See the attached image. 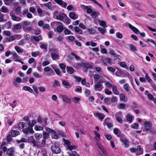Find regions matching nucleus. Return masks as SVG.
Returning <instances> with one entry per match:
<instances>
[{"label": "nucleus", "instance_id": "31", "mask_svg": "<svg viewBox=\"0 0 156 156\" xmlns=\"http://www.w3.org/2000/svg\"><path fill=\"white\" fill-rule=\"evenodd\" d=\"M98 30L102 34H104L106 32L105 29L101 27H98Z\"/></svg>", "mask_w": 156, "mask_h": 156}, {"label": "nucleus", "instance_id": "46", "mask_svg": "<svg viewBox=\"0 0 156 156\" xmlns=\"http://www.w3.org/2000/svg\"><path fill=\"white\" fill-rule=\"evenodd\" d=\"M56 73V74L59 76H61L62 75L59 69H54Z\"/></svg>", "mask_w": 156, "mask_h": 156}, {"label": "nucleus", "instance_id": "5", "mask_svg": "<svg viewBox=\"0 0 156 156\" xmlns=\"http://www.w3.org/2000/svg\"><path fill=\"white\" fill-rule=\"evenodd\" d=\"M24 128L22 127L23 128V131L24 133L26 134L33 133H34L33 127H26V128Z\"/></svg>", "mask_w": 156, "mask_h": 156}, {"label": "nucleus", "instance_id": "1", "mask_svg": "<svg viewBox=\"0 0 156 156\" xmlns=\"http://www.w3.org/2000/svg\"><path fill=\"white\" fill-rule=\"evenodd\" d=\"M48 120V118L46 117L43 119L41 115H39L37 119V122L39 123V124L41 125L44 127L48 125L47 120Z\"/></svg>", "mask_w": 156, "mask_h": 156}, {"label": "nucleus", "instance_id": "59", "mask_svg": "<svg viewBox=\"0 0 156 156\" xmlns=\"http://www.w3.org/2000/svg\"><path fill=\"white\" fill-rule=\"evenodd\" d=\"M62 84L64 85L68 86H69L70 85L68 81L65 80L62 81Z\"/></svg>", "mask_w": 156, "mask_h": 156}, {"label": "nucleus", "instance_id": "52", "mask_svg": "<svg viewBox=\"0 0 156 156\" xmlns=\"http://www.w3.org/2000/svg\"><path fill=\"white\" fill-rule=\"evenodd\" d=\"M107 69L108 70L112 72H115V69L114 67H112L108 66L107 67Z\"/></svg>", "mask_w": 156, "mask_h": 156}, {"label": "nucleus", "instance_id": "34", "mask_svg": "<svg viewBox=\"0 0 156 156\" xmlns=\"http://www.w3.org/2000/svg\"><path fill=\"white\" fill-rule=\"evenodd\" d=\"M15 49L18 53H22L23 52V50L22 49L20 48L17 46H16L14 47Z\"/></svg>", "mask_w": 156, "mask_h": 156}, {"label": "nucleus", "instance_id": "17", "mask_svg": "<svg viewBox=\"0 0 156 156\" xmlns=\"http://www.w3.org/2000/svg\"><path fill=\"white\" fill-rule=\"evenodd\" d=\"M11 134L12 137H15L20 134V132L18 131L14 130H12Z\"/></svg>", "mask_w": 156, "mask_h": 156}, {"label": "nucleus", "instance_id": "54", "mask_svg": "<svg viewBox=\"0 0 156 156\" xmlns=\"http://www.w3.org/2000/svg\"><path fill=\"white\" fill-rule=\"evenodd\" d=\"M33 89L34 90V91L36 93V94H35V96H37L38 94V91L37 89V87L35 86H33L32 87Z\"/></svg>", "mask_w": 156, "mask_h": 156}, {"label": "nucleus", "instance_id": "20", "mask_svg": "<svg viewBox=\"0 0 156 156\" xmlns=\"http://www.w3.org/2000/svg\"><path fill=\"white\" fill-rule=\"evenodd\" d=\"M112 91L115 94L118 95L119 94V91L117 90L116 87L114 85L112 87Z\"/></svg>", "mask_w": 156, "mask_h": 156}, {"label": "nucleus", "instance_id": "53", "mask_svg": "<svg viewBox=\"0 0 156 156\" xmlns=\"http://www.w3.org/2000/svg\"><path fill=\"white\" fill-rule=\"evenodd\" d=\"M105 84L108 87H112L114 85L113 84L110 83L109 82H105Z\"/></svg>", "mask_w": 156, "mask_h": 156}, {"label": "nucleus", "instance_id": "10", "mask_svg": "<svg viewBox=\"0 0 156 156\" xmlns=\"http://www.w3.org/2000/svg\"><path fill=\"white\" fill-rule=\"evenodd\" d=\"M69 16L71 19L73 20L77 19L78 17L77 14L73 12H71L69 13Z\"/></svg>", "mask_w": 156, "mask_h": 156}, {"label": "nucleus", "instance_id": "60", "mask_svg": "<svg viewBox=\"0 0 156 156\" xmlns=\"http://www.w3.org/2000/svg\"><path fill=\"white\" fill-rule=\"evenodd\" d=\"M53 32L52 31H49L48 33V35L49 38H51L52 37Z\"/></svg>", "mask_w": 156, "mask_h": 156}, {"label": "nucleus", "instance_id": "3", "mask_svg": "<svg viewBox=\"0 0 156 156\" xmlns=\"http://www.w3.org/2000/svg\"><path fill=\"white\" fill-rule=\"evenodd\" d=\"M101 82H97L94 86V90L95 91H101L103 89L104 87L101 84Z\"/></svg>", "mask_w": 156, "mask_h": 156}, {"label": "nucleus", "instance_id": "4", "mask_svg": "<svg viewBox=\"0 0 156 156\" xmlns=\"http://www.w3.org/2000/svg\"><path fill=\"white\" fill-rule=\"evenodd\" d=\"M77 65L78 67H80L82 66L85 69H87L88 68H91L92 66L90 64L88 63H84L82 62V63H78Z\"/></svg>", "mask_w": 156, "mask_h": 156}, {"label": "nucleus", "instance_id": "49", "mask_svg": "<svg viewBox=\"0 0 156 156\" xmlns=\"http://www.w3.org/2000/svg\"><path fill=\"white\" fill-rule=\"evenodd\" d=\"M46 131L47 132H48V133H54L55 131L53 129H52L49 127H47V128H46Z\"/></svg>", "mask_w": 156, "mask_h": 156}, {"label": "nucleus", "instance_id": "24", "mask_svg": "<svg viewBox=\"0 0 156 156\" xmlns=\"http://www.w3.org/2000/svg\"><path fill=\"white\" fill-rule=\"evenodd\" d=\"M34 136L37 140H38L42 137V136L41 134L37 133L34 134Z\"/></svg>", "mask_w": 156, "mask_h": 156}, {"label": "nucleus", "instance_id": "47", "mask_svg": "<svg viewBox=\"0 0 156 156\" xmlns=\"http://www.w3.org/2000/svg\"><path fill=\"white\" fill-rule=\"evenodd\" d=\"M68 149L71 151L72 150H76V145H74L73 146H71L70 145L68 147Z\"/></svg>", "mask_w": 156, "mask_h": 156}, {"label": "nucleus", "instance_id": "62", "mask_svg": "<svg viewBox=\"0 0 156 156\" xmlns=\"http://www.w3.org/2000/svg\"><path fill=\"white\" fill-rule=\"evenodd\" d=\"M120 101L124 100L125 98V96L122 94H120L119 95Z\"/></svg>", "mask_w": 156, "mask_h": 156}, {"label": "nucleus", "instance_id": "28", "mask_svg": "<svg viewBox=\"0 0 156 156\" xmlns=\"http://www.w3.org/2000/svg\"><path fill=\"white\" fill-rule=\"evenodd\" d=\"M11 54L12 55L13 58L15 59V60L17 59L20 58L19 55L15 52H12Z\"/></svg>", "mask_w": 156, "mask_h": 156}, {"label": "nucleus", "instance_id": "18", "mask_svg": "<svg viewBox=\"0 0 156 156\" xmlns=\"http://www.w3.org/2000/svg\"><path fill=\"white\" fill-rule=\"evenodd\" d=\"M118 137H119L120 140L121 141H122L126 139L125 135L123 133H121L119 134V136H118Z\"/></svg>", "mask_w": 156, "mask_h": 156}, {"label": "nucleus", "instance_id": "56", "mask_svg": "<svg viewBox=\"0 0 156 156\" xmlns=\"http://www.w3.org/2000/svg\"><path fill=\"white\" fill-rule=\"evenodd\" d=\"M121 142L123 143L126 146H128L129 145L128 141L126 139L123 140Z\"/></svg>", "mask_w": 156, "mask_h": 156}, {"label": "nucleus", "instance_id": "61", "mask_svg": "<svg viewBox=\"0 0 156 156\" xmlns=\"http://www.w3.org/2000/svg\"><path fill=\"white\" fill-rule=\"evenodd\" d=\"M48 133L45 132H44L43 133V138L46 139L49 136Z\"/></svg>", "mask_w": 156, "mask_h": 156}, {"label": "nucleus", "instance_id": "44", "mask_svg": "<svg viewBox=\"0 0 156 156\" xmlns=\"http://www.w3.org/2000/svg\"><path fill=\"white\" fill-rule=\"evenodd\" d=\"M75 92H79L80 93L82 92V88L80 86H76V89L75 90Z\"/></svg>", "mask_w": 156, "mask_h": 156}, {"label": "nucleus", "instance_id": "58", "mask_svg": "<svg viewBox=\"0 0 156 156\" xmlns=\"http://www.w3.org/2000/svg\"><path fill=\"white\" fill-rule=\"evenodd\" d=\"M104 136L105 137L106 139L108 140H110L112 139V137L110 134H104Z\"/></svg>", "mask_w": 156, "mask_h": 156}, {"label": "nucleus", "instance_id": "13", "mask_svg": "<svg viewBox=\"0 0 156 156\" xmlns=\"http://www.w3.org/2000/svg\"><path fill=\"white\" fill-rule=\"evenodd\" d=\"M67 17L65 13H62L59 14L56 16V19L62 21L64 18H66Z\"/></svg>", "mask_w": 156, "mask_h": 156}, {"label": "nucleus", "instance_id": "16", "mask_svg": "<svg viewBox=\"0 0 156 156\" xmlns=\"http://www.w3.org/2000/svg\"><path fill=\"white\" fill-rule=\"evenodd\" d=\"M12 19L15 21H19L21 20L22 19L19 17H17L15 15H10Z\"/></svg>", "mask_w": 156, "mask_h": 156}, {"label": "nucleus", "instance_id": "32", "mask_svg": "<svg viewBox=\"0 0 156 156\" xmlns=\"http://www.w3.org/2000/svg\"><path fill=\"white\" fill-rule=\"evenodd\" d=\"M51 57L53 60H55V59H57L59 57V55L55 53H53L51 55Z\"/></svg>", "mask_w": 156, "mask_h": 156}, {"label": "nucleus", "instance_id": "57", "mask_svg": "<svg viewBox=\"0 0 156 156\" xmlns=\"http://www.w3.org/2000/svg\"><path fill=\"white\" fill-rule=\"evenodd\" d=\"M8 9L5 6H3L1 10V11L3 12L6 13L7 12Z\"/></svg>", "mask_w": 156, "mask_h": 156}, {"label": "nucleus", "instance_id": "9", "mask_svg": "<svg viewBox=\"0 0 156 156\" xmlns=\"http://www.w3.org/2000/svg\"><path fill=\"white\" fill-rule=\"evenodd\" d=\"M66 71L68 73L70 74H72L76 71L73 67L69 66L66 67Z\"/></svg>", "mask_w": 156, "mask_h": 156}, {"label": "nucleus", "instance_id": "26", "mask_svg": "<svg viewBox=\"0 0 156 156\" xmlns=\"http://www.w3.org/2000/svg\"><path fill=\"white\" fill-rule=\"evenodd\" d=\"M16 142L18 144H19L21 142H27V139L24 138H22L20 140H16Z\"/></svg>", "mask_w": 156, "mask_h": 156}, {"label": "nucleus", "instance_id": "23", "mask_svg": "<svg viewBox=\"0 0 156 156\" xmlns=\"http://www.w3.org/2000/svg\"><path fill=\"white\" fill-rule=\"evenodd\" d=\"M13 28L14 30L20 29L21 27V26L20 23L17 24L16 25H13Z\"/></svg>", "mask_w": 156, "mask_h": 156}, {"label": "nucleus", "instance_id": "64", "mask_svg": "<svg viewBox=\"0 0 156 156\" xmlns=\"http://www.w3.org/2000/svg\"><path fill=\"white\" fill-rule=\"evenodd\" d=\"M66 19L65 20V22L67 24H69L70 23L71 20L67 16L66 17Z\"/></svg>", "mask_w": 156, "mask_h": 156}, {"label": "nucleus", "instance_id": "63", "mask_svg": "<svg viewBox=\"0 0 156 156\" xmlns=\"http://www.w3.org/2000/svg\"><path fill=\"white\" fill-rule=\"evenodd\" d=\"M128 85L127 84H125L124 85L123 87L126 90V91H129V89L128 88Z\"/></svg>", "mask_w": 156, "mask_h": 156}, {"label": "nucleus", "instance_id": "22", "mask_svg": "<svg viewBox=\"0 0 156 156\" xmlns=\"http://www.w3.org/2000/svg\"><path fill=\"white\" fill-rule=\"evenodd\" d=\"M81 99L80 98L75 97L72 99V101L76 104L78 103L79 101Z\"/></svg>", "mask_w": 156, "mask_h": 156}, {"label": "nucleus", "instance_id": "42", "mask_svg": "<svg viewBox=\"0 0 156 156\" xmlns=\"http://www.w3.org/2000/svg\"><path fill=\"white\" fill-rule=\"evenodd\" d=\"M30 24V22L26 21H24L23 22V28L25 27V26L29 25Z\"/></svg>", "mask_w": 156, "mask_h": 156}, {"label": "nucleus", "instance_id": "7", "mask_svg": "<svg viewBox=\"0 0 156 156\" xmlns=\"http://www.w3.org/2000/svg\"><path fill=\"white\" fill-rule=\"evenodd\" d=\"M54 1L61 7L66 8L67 5V3L62 0H54Z\"/></svg>", "mask_w": 156, "mask_h": 156}, {"label": "nucleus", "instance_id": "19", "mask_svg": "<svg viewBox=\"0 0 156 156\" xmlns=\"http://www.w3.org/2000/svg\"><path fill=\"white\" fill-rule=\"evenodd\" d=\"M129 47L130 48V50L134 52L137 51L136 48L134 45L132 44H129Z\"/></svg>", "mask_w": 156, "mask_h": 156}, {"label": "nucleus", "instance_id": "11", "mask_svg": "<svg viewBox=\"0 0 156 156\" xmlns=\"http://www.w3.org/2000/svg\"><path fill=\"white\" fill-rule=\"evenodd\" d=\"M14 152L15 150L14 148L13 147H12L8 148L7 151L6 152V154L9 156L14 154Z\"/></svg>", "mask_w": 156, "mask_h": 156}, {"label": "nucleus", "instance_id": "41", "mask_svg": "<svg viewBox=\"0 0 156 156\" xmlns=\"http://www.w3.org/2000/svg\"><path fill=\"white\" fill-rule=\"evenodd\" d=\"M100 77V75L98 74H95L94 76V82L96 81L97 80L99 79Z\"/></svg>", "mask_w": 156, "mask_h": 156}, {"label": "nucleus", "instance_id": "35", "mask_svg": "<svg viewBox=\"0 0 156 156\" xmlns=\"http://www.w3.org/2000/svg\"><path fill=\"white\" fill-rule=\"evenodd\" d=\"M12 138L11 137V135L10 134L8 135L7 136L6 140L7 141V143L9 144L10 142L12 141Z\"/></svg>", "mask_w": 156, "mask_h": 156}, {"label": "nucleus", "instance_id": "29", "mask_svg": "<svg viewBox=\"0 0 156 156\" xmlns=\"http://www.w3.org/2000/svg\"><path fill=\"white\" fill-rule=\"evenodd\" d=\"M64 29L63 27L62 26H59L57 27L56 29L57 32L58 33H61Z\"/></svg>", "mask_w": 156, "mask_h": 156}, {"label": "nucleus", "instance_id": "51", "mask_svg": "<svg viewBox=\"0 0 156 156\" xmlns=\"http://www.w3.org/2000/svg\"><path fill=\"white\" fill-rule=\"evenodd\" d=\"M79 27L83 30L85 29L86 28V26L83 24L81 23H80L79 24Z\"/></svg>", "mask_w": 156, "mask_h": 156}, {"label": "nucleus", "instance_id": "38", "mask_svg": "<svg viewBox=\"0 0 156 156\" xmlns=\"http://www.w3.org/2000/svg\"><path fill=\"white\" fill-rule=\"evenodd\" d=\"M87 29L88 32H89L90 34H95V30L93 29L92 28H87Z\"/></svg>", "mask_w": 156, "mask_h": 156}, {"label": "nucleus", "instance_id": "33", "mask_svg": "<svg viewBox=\"0 0 156 156\" xmlns=\"http://www.w3.org/2000/svg\"><path fill=\"white\" fill-rule=\"evenodd\" d=\"M12 24L11 23L10 21H8L5 24V27L6 29H9Z\"/></svg>", "mask_w": 156, "mask_h": 156}, {"label": "nucleus", "instance_id": "25", "mask_svg": "<svg viewBox=\"0 0 156 156\" xmlns=\"http://www.w3.org/2000/svg\"><path fill=\"white\" fill-rule=\"evenodd\" d=\"M44 5L46 8L49 9H51L52 4L50 2H48L47 3L45 4Z\"/></svg>", "mask_w": 156, "mask_h": 156}, {"label": "nucleus", "instance_id": "48", "mask_svg": "<svg viewBox=\"0 0 156 156\" xmlns=\"http://www.w3.org/2000/svg\"><path fill=\"white\" fill-rule=\"evenodd\" d=\"M91 16L93 18H96L97 16V12H93L91 14Z\"/></svg>", "mask_w": 156, "mask_h": 156}, {"label": "nucleus", "instance_id": "12", "mask_svg": "<svg viewBox=\"0 0 156 156\" xmlns=\"http://www.w3.org/2000/svg\"><path fill=\"white\" fill-rule=\"evenodd\" d=\"M37 121H36L35 119H33L31 120H29L28 123V127H33L37 122Z\"/></svg>", "mask_w": 156, "mask_h": 156}, {"label": "nucleus", "instance_id": "15", "mask_svg": "<svg viewBox=\"0 0 156 156\" xmlns=\"http://www.w3.org/2000/svg\"><path fill=\"white\" fill-rule=\"evenodd\" d=\"M60 68L62 69V72L63 73H66V65L63 63H60L59 65Z\"/></svg>", "mask_w": 156, "mask_h": 156}, {"label": "nucleus", "instance_id": "37", "mask_svg": "<svg viewBox=\"0 0 156 156\" xmlns=\"http://www.w3.org/2000/svg\"><path fill=\"white\" fill-rule=\"evenodd\" d=\"M63 140L65 144L67 145L68 148L71 144L69 140L65 139H63Z\"/></svg>", "mask_w": 156, "mask_h": 156}, {"label": "nucleus", "instance_id": "21", "mask_svg": "<svg viewBox=\"0 0 156 156\" xmlns=\"http://www.w3.org/2000/svg\"><path fill=\"white\" fill-rule=\"evenodd\" d=\"M100 26L103 27H106L107 26L105 22L103 20H98Z\"/></svg>", "mask_w": 156, "mask_h": 156}, {"label": "nucleus", "instance_id": "55", "mask_svg": "<svg viewBox=\"0 0 156 156\" xmlns=\"http://www.w3.org/2000/svg\"><path fill=\"white\" fill-rule=\"evenodd\" d=\"M116 35L117 37L119 39H121L122 37V34L119 32H117L116 33Z\"/></svg>", "mask_w": 156, "mask_h": 156}, {"label": "nucleus", "instance_id": "2", "mask_svg": "<svg viewBox=\"0 0 156 156\" xmlns=\"http://www.w3.org/2000/svg\"><path fill=\"white\" fill-rule=\"evenodd\" d=\"M51 149L52 151L55 154L60 153L61 152V149L57 145L54 144L51 147Z\"/></svg>", "mask_w": 156, "mask_h": 156}, {"label": "nucleus", "instance_id": "45", "mask_svg": "<svg viewBox=\"0 0 156 156\" xmlns=\"http://www.w3.org/2000/svg\"><path fill=\"white\" fill-rule=\"evenodd\" d=\"M39 52L37 51V52H33L31 53V55L32 56L36 57L37 56L39 55Z\"/></svg>", "mask_w": 156, "mask_h": 156}, {"label": "nucleus", "instance_id": "8", "mask_svg": "<svg viewBox=\"0 0 156 156\" xmlns=\"http://www.w3.org/2000/svg\"><path fill=\"white\" fill-rule=\"evenodd\" d=\"M42 39V37L41 35H40L38 36H33L31 38L30 41H32L33 40H34L38 42Z\"/></svg>", "mask_w": 156, "mask_h": 156}, {"label": "nucleus", "instance_id": "40", "mask_svg": "<svg viewBox=\"0 0 156 156\" xmlns=\"http://www.w3.org/2000/svg\"><path fill=\"white\" fill-rule=\"evenodd\" d=\"M145 77L148 83H150L152 82V79L148 75V74L147 73L145 74Z\"/></svg>", "mask_w": 156, "mask_h": 156}, {"label": "nucleus", "instance_id": "14", "mask_svg": "<svg viewBox=\"0 0 156 156\" xmlns=\"http://www.w3.org/2000/svg\"><path fill=\"white\" fill-rule=\"evenodd\" d=\"M63 101H65L68 104H70L71 102V100L66 95H64L62 97Z\"/></svg>", "mask_w": 156, "mask_h": 156}, {"label": "nucleus", "instance_id": "6", "mask_svg": "<svg viewBox=\"0 0 156 156\" xmlns=\"http://www.w3.org/2000/svg\"><path fill=\"white\" fill-rule=\"evenodd\" d=\"M27 142L28 143H32L33 144V146H36V143H37V140L34 139L33 136L29 137L27 139Z\"/></svg>", "mask_w": 156, "mask_h": 156}, {"label": "nucleus", "instance_id": "30", "mask_svg": "<svg viewBox=\"0 0 156 156\" xmlns=\"http://www.w3.org/2000/svg\"><path fill=\"white\" fill-rule=\"evenodd\" d=\"M144 127H151L152 125V123L150 121H146L144 122Z\"/></svg>", "mask_w": 156, "mask_h": 156}, {"label": "nucleus", "instance_id": "50", "mask_svg": "<svg viewBox=\"0 0 156 156\" xmlns=\"http://www.w3.org/2000/svg\"><path fill=\"white\" fill-rule=\"evenodd\" d=\"M27 124V123L23 122H20L19 123L18 127H20V126H21V127H27L26 126H25V125Z\"/></svg>", "mask_w": 156, "mask_h": 156}, {"label": "nucleus", "instance_id": "27", "mask_svg": "<svg viewBox=\"0 0 156 156\" xmlns=\"http://www.w3.org/2000/svg\"><path fill=\"white\" fill-rule=\"evenodd\" d=\"M96 115L101 120L103 119L105 117L104 115L99 112L97 113H96Z\"/></svg>", "mask_w": 156, "mask_h": 156}, {"label": "nucleus", "instance_id": "36", "mask_svg": "<svg viewBox=\"0 0 156 156\" xmlns=\"http://www.w3.org/2000/svg\"><path fill=\"white\" fill-rule=\"evenodd\" d=\"M113 132L115 135L117 136H119V134L121 133V132L119 131L118 129L117 128H115L114 129Z\"/></svg>", "mask_w": 156, "mask_h": 156}, {"label": "nucleus", "instance_id": "39", "mask_svg": "<svg viewBox=\"0 0 156 156\" xmlns=\"http://www.w3.org/2000/svg\"><path fill=\"white\" fill-rule=\"evenodd\" d=\"M133 117L131 115H128L126 116V119L129 122V123H131L132 121Z\"/></svg>", "mask_w": 156, "mask_h": 156}, {"label": "nucleus", "instance_id": "43", "mask_svg": "<svg viewBox=\"0 0 156 156\" xmlns=\"http://www.w3.org/2000/svg\"><path fill=\"white\" fill-rule=\"evenodd\" d=\"M71 55H72L74 56L75 58L77 60H80V57L78 55H77L76 54L73 52H72L71 53Z\"/></svg>", "mask_w": 156, "mask_h": 156}]
</instances>
